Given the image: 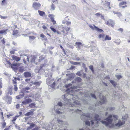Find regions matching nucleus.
I'll return each mask as SVG.
<instances>
[{"label":"nucleus","mask_w":130,"mask_h":130,"mask_svg":"<svg viewBox=\"0 0 130 130\" xmlns=\"http://www.w3.org/2000/svg\"><path fill=\"white\" fill-rule=\"evenodd\" d=\"M72 84H69L66 85V88L67 89L66 92L67 93L62 96L63 101H62L59 102L57 105L55 106L54 110L57 113L60 114L66 111H72L74 110V112H78L81 111V110L77 109H74V107H79L80 104L77 101L79 99L77 94L76 95H74L72 93L74 91V89L77 88L76 86H71Z\"/></svg>","instance_id":"1"},{"label":"nucleus","mask_w":130,"mask_h":130,"mask_svg":"<svg viewBox=\"0 0 130 130\" xmlns=\"http://www.w3.org/2000/svg\"><path fill=\"white\" fill-rule=\"evenodd\" d=\"M80 118L81 119L84 121H85L86 124L88 126L90 125V122L92 125L95 123L96 126H97L99 123V122L98 121H100L101 120L100 117L97 114H95L94 117H92L86 116L85 115V114H84V115H81Z\"/></svg>","instance_id":"2"},{"label":"nucleus","mask_w":130,"mask_h":130,"mask_svg":"<svg viewBox=\"0 0 130 130\" xmlns=\"http://www.w3.org/2000/svg\"><path fill=\"white\" fill-rule=\"evenodd\" d=\"M47 70L45 72V76L48 77L46 79V83L47 84L48 86H50L54 90L55 87L56 83L54 82L53 78H51L52 73L51 72L52 70L47 69Z\"/></svg>","instance_id":"3"},{"label":"nucleus","mask_w":130,"mask_h":130,"mask_svg":"<svg viewBox=\"0 0 130 130\" xmlns=\"http://www.w3.org/2000/svg\"><path fill=\"white\" fill-rule=\"evenodd\" d=\"M118 116L116 115H113V116L111 115H109L105 119L106 121L102 120L100 121L102 124L106 126H108L113 121L115 123H116L118 119Z\"/></svg>","instance_id":"4"},{"label":"nucleus","mask_w":130,"mask_h":130,"mask_svg":"<svg viewBox=\"0 0 130 130\" xmlns=\"http://www.w3.org/2000/svg\"><path fill=\"white\" fill-rule=\"evenodd\" d=\"M3 99L8 104H10L12 102V98L11 97L6 95L3 97Z\"/></svg>","instance_id":"5"},{"label":"nucleus","mask_w":130,"mask_h":130,"mask_svg":"<svg viewBox=\"0 0 130 130\" xmlns=\"http://www.w3.org/2000/svg\"><path fill=\"white\" fill-rule=\"evenodd\" d=\"M124 122L123 121H121L119 120L118 121V123L115 124V125L113 124L114 127L115 128H117L118 127L123 124L124 123Z\"/></svg>","instance_id":"6"},{"label":"nucleus","mask_w":130,"mask_h":130,"mask_svg":"<svg viewBox=\"0 0 130 130\" xmlns=\"http://www.w3.org/2000/svg\"><path fill=\"white\" fill-rule=\"evenodd\" d=\"M30 60L32 63H34L36 64H37L36 60V56L34 55L31 56Z\"/></svg>","instance_id":"7"},{"label":"nucleus","mask_w":130,"mask_h":130,"mask_svg":"<svg viewBox=\"0 0 130 130\" xmlns=\"http://www.w3.org/2000/svg\"><path fill=\"white\" fill-rule=\"evenodd\" d=\"M41 6L39 3H33V7L35 9H38Z\"/></svg>","instance_id":"8"},{"label":"nucleus","mask_w":130,"mask_h":130,"mask_svg":"<svg viewBox=\"0 0 130 130\" xmlns=\"http://www.w3.org/2000/svg\"><path fill=\"white\" fill-rule=\"evenodd\" d=\"M32 101L31 99L29 98L26 99L22 102V105H26L31 102Z\"/></svg>","instance_id":"9"},{"label":"nucleus","mask_w":130,"mask_h":130,"mask_svg":"<svg viewBox=\"0 0 130 130\" xmlns=\"http://www.w3.org/2000/svg\"><path fill=\"white\" fill-rule=\"evenodd\" d=\"M75 45L76 48L79 50L81 49L83 46V44L80 42H76L75 43Z\"/></svg>","instance_id":"10"},{"label":"nucleus","mask_w":130,"mask_h":130,"mask_svg":"<svg viewBox=\"0 0 130 130\" xmlns=\"http://www.w3.org/2000/svg\"><path fill=\"white\" fill-rule=\"evenodd\" d=\"M100 98L101 101L100 102V103L101 104L104 103L106 102V99L105 97L102 96V97L100 96Z\"/></svg>","instance_id":"11"},{"label":"nucleus","mask_w":130,"mask_h":130,"mask_svg":"<svg viewBox=\"0 0 130 130\" xmlns=\"http://www.w3.org/2000/svg\"><path fill=\"white\" fill-rule=\"evenodd\" d=\"M106 23L108 25L112 26L114 25L113 21L112 20L109 19L106 22Z\"/></svg>","instance_id":"12"},{"label":"nucleus","mask_w":130,"mask_h":130,"mask_svg":"<svg viewBox=\"0 0 130 130\" xmlns=\"http://www.w3.org/2000/svg\"><path fill=\"white\" fill-rule=\"evenodd\" d=\"M70 29V27H66L64 28V30H61L63 34V35L64 36H65L66 35L68 34V31Z\"/></svg>","instance_id":"13"},{"label":"nucleus","mask_w":130,"mask_h":130,"mask_svg":"<svg viewBox=\"0 0 130 130\" xmlns=\"http://www.w3.org/2000/svg\"><path fill=\"white\" fill-rule=\"evenodd\" d=\"M27 124L30 125V126L28 127L26 130H30L34 128L35 126V124L29 122H28Z\"/></svg>","instance_id":"14"},{"label":"nucleus","mask_w":130,"mask_h":130,"mask_svg":"<svg viewBox=\"0 0 130 130\" xmlns=\"http://www.w3.org/2000/svg\"><path fill=\"white\" fill-rule=\"evenodd\" d=\"M23 75L25 77H30L31 75V73L28 72H24V73Z\"/></svg>","instance_id":"15"},{"label":"nucleus","mask_w":130,"mask_h":130,"mask_svg":"<svg viewBox=\"0 0 130 130\" xmlns=\"http://www.w3.org/2000/svg\"><path fill=\"white\" fill-rule=\"evenodd\" d=\"M66 75L67 76H68V80H71L74 77L75 75L72 74H67Z\"/></svg>","instance_id":"16"},{"label":"nucleus","mask_w":130,"mask_h":130,"mask_svg":"<svg viewBox=\"0 0 130 130\" xmlns=\"http://www.w3.org/2000/svg\"><path fill=\"white\" fill-rule=\"evenodd\" d=\"M47 60L46 59H45L44 60V63L43 64H42L40 66V69H41L43 67H47L48 66V64H46V63H47Z\"/></svg>","instance_id":"17"},{"label":"nucleus","mask_w":130,"mask_h":130,"mask_svg":"<svg viewBox=\"0 0 130 130\" xmlns=\"http://www.w3.org/2000/svg\"><path fill=\"white\" fill-rule=\"evenodd\" d=\"M12 59L17 62H18L20 61L21 59V58L19 57H18L17 56H12Z\"/></svg>","instance_id":"18"},{"label":"nucleus","mask_w":130,"mask_h":130,"mask_svg":"<svg viewBox=\"0 0 130 130\" xmlns=\"http://www.w3.org/2000/svg\"><path fill=\"white\" fill-rule=\"evenodd\" d=\"M104 36L105 35L103 34H100L98 36V38L104 41L105 40L104 39Z\"/></svg>","instance_id":"19"},{"label":"nucleus","mask_w":130,"mask_h":130,"mask_svg":"<svg viewBox=\"0 0 130 130\" xmlns=\"http://www.w3.org/2000/svg\"><path fill=\"white\" fill-rule=\"evenodd\" d=\"M40 37L42 38V40L43 41H46L47 40V38L43 34H41V35Z\"/></svg>","instance_id":"20"},{"label":"nucleus","mask_w":130,"mask_h":130,"mask_svg":"<svg viewBox=\"0 0 130 130\" xmlns=\"http://www.w3.org/2000/svg\"><path fill=\"white\" fill-rule=\"evenodd\" d=\"M33 112L32 111H30L28 112L25 114V116H30L33 115Z\"/></svg>","instance_id":"21"},{"label":"nucleus","mask_w":130,"mask_h":130,"mask_svg":"<svg viewBox=\"0 0 130 130\" xmlns=\"http://www.w3.org/2000/svg\"><path fill=\"white\" fill-rule=\"evenodd\" d=\"M115 108L114 107H108L107 108L106 110L108 111H111L114 110Z\"/></svg>","instance_id":"22"},{"label":"nucleus","mask_w":130,"mask_h":130,"mask_svg":"<svg viewBox=\"0 0 130 130\" xmlns=\"http://www.w3.org/2000/svg\"><path fill=\"white\" fill-rule=\"evenodd\" d=\"M8 29L5 30H0V34H4L5 35L7 34L6 32L7 31Z\"/></svg>","instance_id":"23"},{"label":"nucleus","mask_w":130,"mask_h":130,"mask_svg":"<svg viewBox=\"0 0 130 130\" xmlns=\"http://www.w3.org/2000/svg\"><path fill=\"white\" fill-rule=\"evenodd\" d=\"M41 82L40 81H39L38 82H34V84L35 85H40V84L41 83Z\"/></svg>","instance_id":"24"},{"label":"nucleus","mask_w":130,"mask_h":130,"mask_svg":"<svg viewBox=\"0 0 130 130\" xmlns=\"http://www.w3.org/2000/svg\"><path fill=\"white\" fill-rule=\"evenodd\" d=\"M95 30H96L98 32H103V30H102L101 29H100L99 28H98L97 27H95Z\"/></svg>","instance_id":"25"},{"label":"nucleus","mask_w":130,"mask_h":130,"mask_svg":"<svg viewBox=\"0 0 130 130\" xmlns=\"http://www.w3.org/2000/svg\"><path fill=\"white\" fill-rule=\"evenodd\" d=\"M18 33V30H14L13 31L12 35L15 36H16L17 35Z\"/></svg>","instance_id":"26"},{"label":"nucleus","mask_w":130,"mask_h":130,"mask_svg":"<svg viewBox=\"0 0 130 130\" xmlns=\"http://www.w3.org/2000/svg\"><path fill=\"white\" fill-rule=\"evenodd\" d=\"M35 104L34 103H32L29 105L28 107H30L31 108H33L35 107Z\"/></svg>","instance_id":"27"},{"label":"nucleus","mask_w":130,"mask_h":130,"mask_svg":"<svg viewBox=\"0 0 130 130\" xmlns=\"http://www.w3.org/2000/svg\"><path fill=\"white\" fill-rule=\"evenodd\" d=\"M111 39V38L108 35H107L106 36L105 38H104L105 40H110Z\"/></svg>","instance_id":"28"},{"label":"nucleus","mask_w":130,"mask_h":130,"mask_svg":"<svg viewBox=\"0 0 130 130\" xmlns=\"http://www.w3.org/2000/svg\"><path fill=\"white\" fill-rule=\"evenodd\" d=\"M39 59L38 60V62H40L41 60H42L44 59V57L43 56H41L39 57Z\"/></svg>","instance_id":"29"},{"label":"nucleus","mask_w":130,"mask_h":130,"mask_svg":"<svg viewBox=\"0 0 130 130\" xmlns=\"http://www.w3.org/2000/svg\"><path fill=\"white\" fill-rule=\"evenodd\" d=\"M115 76L116 77L118 80H119L122 77V75L118 74L116 75Z\"/></svg>","instance_id":"30"},{"label":"nucleus","mask_w":130,"mask_h":130,"mask_svg":"<svg viewBox=\"0 0 130 130\" xmlns=\"http://www.w3.org/2000/svg\"><path fill=\"white\" fill-rule=\"evenodd\" d=\"M38 12L39 13V15L41 16H42L45 14V12L43 11L38 10Z\"/></svg>","instance_id":"31"},{"label":"nucleus","mask_w":130,"mask_h":130,"mask_svg":"<svg viewBox=\"0 0 130 130\" xmlns=\"http://www.w3.org/2000/svg\"><path fill=\"white\" fill-rule=\"evenodd\" d=\"M71 64L74 65H80V62H73V61L71 62Z\"/></svg>","instance_id":"32"},{"label":"nucleus","mask_w":130,"mask_h":130,"mask_svg":"<svg viewBox=\"0 0 130 130\" xmlns=\"http://www.w3.org/2000/svg\"><path fill=\"white\" fill-rule=\"evenodd\" d=\"M75 80L76 82H79L81 81L82 79L80 77H77L75 78Z\"/></svg>","instance_id":"33"},{"label":"nucleus","mask_w":130,"mask_h":130,"mask_svg":"<svg viewBox=\"0 0 130 130\" xmlns=\"http://www.w3.org/2000/svg\"><path fill=\"white\" fill-rule=\"evenodd\" d=\"M89 26L90 28H91L92 30H95V27H96V26H95L94 25H89Z\"/></svg>","instance_id":"34"},{"label":"nucleus","mask_w":130,"mask_h":130,"mask_svg":"<svg viewBox=\"0 0 130 130\" xmlns=\"http://www.w3.org/2000/svg\"><path fill=\"white\" fill-rule=\"evenodd\" d=\"M51 22L53 23V24L54 25L55 24H56V22L55 20L54 19V18L53 17H51Z\"/></svg>","instance_id":"35"},{"label":"nucleus","mask_w":130,"mask_h":130,"mask_svg":"<svg viewBox=\"0 0 130 130\" xmlns=\"http://www.w3.org/2000/svg\"><path fill=\"white\" fill-rule=\"evenodd\" d=\"M57 121L58 123L60 124H65V122H63L61 120H58Z\"/></svg>","instance_id":"36"},{"label":"nucleus","mask_w":130,"mask_h":130,"mask_svg":"<svg viewBox=\"0 0 130 130\" xmlns=\"http://www.w3.org/2000/svg\"><path fill=\"white\" fill-rule=\"evenodd\" d=\"M128 117V115L126 114L124 116H123L122 117V119H123L124 120H126L127 119Z\"/></svg>","instance_id":"37"},{"label":"nucleus","mask_w":130,"mask_h":130,"mask_svg":"<svg viewBox=\"0 0 130 130\" xmlns=\"http://www.w3.org/2000/svg\"><path fill=\"white\" fill-rule=\"evenodd\" d=\"M110 83L114 86H116V83L113 80H110Z\"/></svg>","instance_id":"38"},{"label":"nucleus","mask_w":130,"mask_h":130,"mask_svg":"<svg viewBox=\"0 0 130 130\" xmlns=\"http://www.w3.org/2000/svg\"><path fill=\"white\" fill-rule=\"evenodd\" d=\"M19 71L20 72L22 73L24 71V68L23 67H20Z\"/></svg>","instance_id":"39"},{"label":"nucleus","mask_w":130,"mask_h":130,"mask_svg":"<svg viewBox=\"0 0 130 130\" xmlns=\"http://www.w3.org/2000/svg\"><path fill=\"white\" fill-rule=\"evenodd\" d=\"M25 33L28 35L30 34L31 33V32L29 31V29H26L25 31Z\"/></svg>","instance_id":"40"},{"label":"nucleus","mask_w":130,"mask_h":130,"mask_svg":"<svg viewBox=\"0 0 130 130\" xmlns=\"http://www.w3.org/2000/svg\"><path fill=\"white\" fill-rule=\"evenodd\" d=\"M126 4V2H123L119 4V6H121L123 5H125Z\"/></svg>","instance_id":"41"},{"label":"nucleus","mask_w":130,"mask_h":130,"mask_svg":"<svg viewBox=\"0 0 130 130\" xmlns=\"http://www.w3.org/2000/svg\"><path fill=\"white\" fill-rule=\"evenodd\" d=\"M19 95L21 96V97L22 98L23 97L24 95V94L23 92H21L20 93V94Z\"/></svg>","instance_id":"42"},{"label":"nucleus","mask_w":130,"mask_h":130,"mask_svg":"<svg viewBox=\"0 0 130 130\" xmlns=\"http://www.w3.org/2000/svg\"><path fill=\"white\" fill-rule=\"evenodd\" d=\"M40 69L39 68L37 67L35 70V72L36 73H39Z\"/></svg>","instance_id":"43"},{"label":"nucleus","mask_w":130,"mask_h":130,"mask_svg":"<svg viewBox=\"0 0 130 130\" xmlns=\"http://www.w3.org/2000/svg\"><path fill=\"white\" fill-rule=\"evenodd\" d=\"M19 116H16L14 117L13 118V120H12V122L15 121L17 119V118Z\"/></svg>","instance_id":"44"},{"label":"nucleus","mask_w":130,"mask_h":130,"mask_svg":"<svg viewBox=\"0 0 130 130\" xmlns=\"http://www.w3.org/2000/svg\"><path fill=\"white\" fill-rule=\"evenodd\" d=\"M18 87L17 85H14V90L15 91H18Z\"/></svg>","instance_id":"45"},{"label":"nucleus","mask_w":130,"mask_h":130,"mask_svg":"<svg viewBox=\"0 0 130 130\" xmlns=\"http://www.w3.org/2000/svg\"><path fill=\"white\" fill-rule=\"evenodd\" d=\"M90 95L92 98H93L95 99H96V96L94 94L92 93H91Z\"/></svg>","instance_id":"46"},{"label":"nucleus","mask_w":130,"mask_h":130,"mask_svg":"<svg viewBox=\"0 0 130 130\" xmlns=\"http://www.w3.org/2000/svg\"><path fill=\"white\" fill-rule=\"evenodd\" d=\"M30 88L29 87H26L23 88V90L24 91H25L27 90H29Z\"/></svg>","instance_id":"47"},{"label":"nucleus","mask_w":130,"mask_h":130,"mask_svg":"<svg viewBox=\"0 0 130 130\" xmlns=\"http://www.w3.org/2000/svg\"><path fill=\"white\" fill-rule=\"evenodd\" d=\"M89 68L91 69V71L93 72H94V70H93V66H90L89 67Z\"/></svg>","instance_id":"48"},{"label":"nucleus","mask_w":130,"mask_h":130,"mask_svg":"<svg viewBox=\"0 0 130 130\" xmlns=\"http://www.w3.org/2000/svg\"><path fill=\"white\" fill-rule=\"evenodd\" d=\"M6 126V123L5 122H4L2 123V127L3 128H4Z\"/></svg>","instance_id":"49"},{"label":"nucleus","mask_w":130,"mask_h":130,"mask_svg":"<svg viewBox=\"0 0 130 130\" xmlns=\"http://www.w3.org/2000/svg\"><path fill=\"white\" fill-rule=\"evenodd\" d=\"M6 3V0H3L2 2V5H5Z\"/></svg>","instance_id":"50"},{"label":"nucleus","mask_w":130,"mask_h":130,"mask_svg":"<svg viewBox=\"0 0 130 130\" xmlns=\"http://www.w3.org/2000/svg\"><path fill=\"white\" fill-rule=\"evenodd\" d=\"M79 130H90V129H88L87 127H86V128H85L84 127L82 129H80Z\"/></svg>","instance_id":"51"},{"label":"nucleus","mask_w":130,"mask_h":130,"mask_svg":"<svg viewBox=\"0 0 130 130\" xmlns=\"http://www.w3.org/2000/svg\"><path fill=\"white\" fill-rule=\"evenodd\" d=\"M71 24V22L70 21H66V24L67 26L70 25Z\"/></svg>","instance_id":"52"},{"label":"nucleus","mask_w":130,"mask_h":130,"mask_svg":"<svg viewBox=\"0 0 130 130\" xmlns=\"http://www.w3.org/2000/svg\"><path fill=\"white\" fill-rule=\"evenodd\" d=\"M29 38L30 39H32L34 40L35 39V37L34 36H29Z\"/></svg>","instance_id":"53"},{"label":"nucleus","mask_w":130,"mask_h":130,"mask_svg":"<svg viewBox=\"0 0 130 130\" xmlns=\"http://www.w3.org/2000/svg\"><path fill=\"white\" fill-rule=\"evenodd\" d=\"M50 28L54 32H55L56 31V30L54 28H52L51 27H50Z\"/></svg>","instance_id":"54"},{"label":"nucleus","mask_w":130,"mask_h":130,"mask_svg":"<svg viewBox=\"0 0 130 130\" xmlns=\"http://www.w3.org/2000/svg\"><path fill=\"white\" fill-rule=\"evenodd\" d=\"M31 96V95L30 94H28V95H27L26 96H25L24 98L25 99H26L27 98H29Z\"/></svg>","instance_id":"55"},{"label":"nucleus","mask_w":130,"mask_h":130,"mask_svg":"<svg viewBox=\"0 0 130 130\" xmlns=\"http://www.w3.org/2000/svg\"><path fill=\"white\" fill-rule=\"evenodd\" d=\"M0 18L2 19H6L7 18V17H5V16H3L1 15H0Z\"/></svg>","instance_id":"56"},{"label":"nucleus","mask_w":130,"mask_h":130,"mask_svg":"<svg viewBox=\"0 0 130 130\" xmlns=\"http://www.w3.org/2000/svg\"><path fill=\"white\" fill-rule=\"evenodd\" d=\"M76 74L77 75H78L80 76L82 75V74H81L80 72H78L76 73Z\"/></svg>","instance_id":"57"},{"label":"nucleus","mask_w":130,"mask_h":130,"mask_svg":"<svg viewBox=\"0 0 130 130\" xmlns=\"http://www.w3.org/2000/svg\"><path fill=\"white\" fill-rule=\"evenodd\" d=\"M51 8L53 9V10H54L55 9V7L54 5L53 4H52V5L51 6Z\"/></svg>","instance_id":"58"},{"label":"nucleus","mask_w":130,"mask_h":130,"mask_svg":"<svg viewBox=\"0 0 130 130\" xmlns=\"http://www.w3.org/2000/svg\"><path fill=\"white\" fill-rule=\"evenodd\" d=\"M2 80L1 79H0V88H2Z\"/></svg>","instance_id":"59"},{"label":"nucleus","mask_w":130,"mask_h":130,"mask_svg":"<svg viewBox=\"0 0 130 130\" xmlns=\"http://www.w3.org/2000/svg\"><path fill=\"white\" fill-rule=\"evenodd\" d=\"M12 81H13V83L15 85H16L17 82L16 81H15V79H13Z\"/></svg>","instance_id":"60"},{"label":"nucleus","mask_w":130,"mask_h":130,"mask_svg":"<svg viewBox=\"0 0 130 130\" xmlns=\"http://www.w3.org/2000/svg\"><path fill=\"white\" fill-rule=\"evenodd\" d=\"M21 98H22L21 97V96L19 95L17 96H16V98L18 99H21Z\"/></svg>","instance_id":"61"},{"label":"nucleus","mask_w":130,"mask_h":130,"mask_svg":"<svg viewBox=\"0 0 130 130\" xmlns=\"http://www.w3.org/2000/svg\"><path fill=\"white\" fill-rule=\"evenodd\" d=\"M123 29L122 28H120L118 29V30L120 31L121 32H122L123 31Z\"/></svg>","instance_id":"62"},{"label":"nucleus","mask_w":130,"mask_h":130,"mask_svg":"<svg viewBox=\"0 0 130 130\" xmlns=\"http://www.w3.org/2000/svg\"><path fill=\"white\" fill-rule=\"evenodd\" d=\"M14 78L15 81H16L17 80H20V78L19 77H18L17 78L16 77H14Z\"/></svg>","instance_id":"63"},{"label":"nucleus","mask_w":130,"mask_h":130,"mask_svg":"<svg viewBox=\"0 0 130 130\" xmlns=\"http://www.w3.org/2000/svg\"><path fill=\"white\" fill-rule=\"evenodd\" d=\"M10 126H9L8 127L7 126L4 130H9V127Z\"/></svg>","instance_id":"64"}]
</instances>
